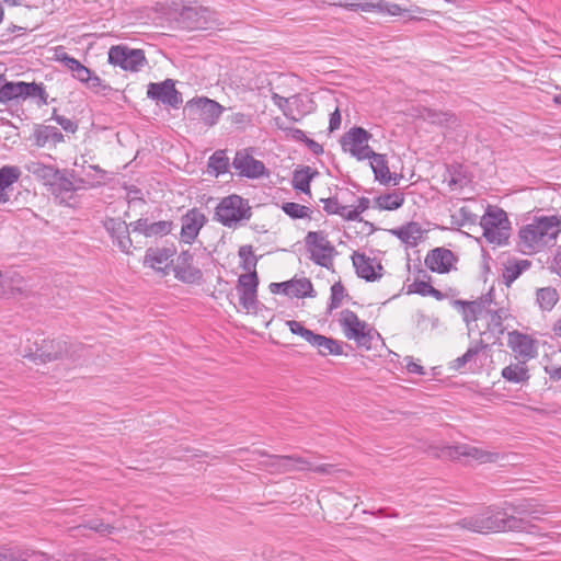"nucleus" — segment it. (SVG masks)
<instances>
[{"label":"nucleus","instance_id":"obj_3","mask_svg":"<svg viewBox=\"0 0 561 561\" xmlns=\"http://www.w3.org/2000/svg\"><path fill=\"white\" fill-rule=\"evenodd\" d=\"M479 224L483 238L490 244L502 245L506 243L510 237L511 222L502 208L488 206Z\"/></svg>","mask_w":561,"mask_h":561},{"label":"nucleus","instance_id":"obj_20","mask_svg":"<svg viewBox=\"0 0 561 561\" xmlns=\"http://www.w3.org/2000/svg\"><path fill=\"white\" fill-rule=\"evenodd\" d=\"M455 262V254L445 248H436L432 250L425 257V265L432 272L439 274L449 272Z\"/></svg>","mask_w":561,"mask_h":561},{"label":"nucleus","instance_id":"obj_19","mask_svg":"<svg viewBox=\"0 0 561 561\" xmlns=\"http://www.w3.org/2000/svg\"><path fill=\"white\" fill-rule=\"evenodd\" d=\"M205 215L197 208L190 209L182 216L181 239L185 243H192L206 224Z\"/></svg>","mask_w":561,"mask_h":561},{"label":"nucleus","instance_id":"obj_15","mask_svg":"<svg viewBox=\"0 0 561 561\" xmlns=\"http://www.w3.org/2000/svg\"><path fill=\"white\" fill-rule=\"evenodd\" d=\"M263 456H266V460L262 462L271 472L276 473H286L296 470H305L308 466V459L296 456V455H267L262 453Z\"/></svg>","mask_w":561,"mask_h":561},{"label":"nucleus","instance_id":"obj_27","mask_svg":"<svg viewBox=\"0 0 561 561\" xmlns=\"http://www.w3.org/2000/svg\"><path fill=\"white\" fill-rule=\"evenodd\" d=\"M27 171L33 174V176L41 181L45 186H50L51 183L56 180L57 174H59V169L54 165H47L39 161H32L26 165Z\"/></svg>","mask_w":561,"mask_h":561},{"label":"nucleus","instance_id":"obj_1","mask_svg":"<svg viewBox=\"0 0 561 561\" xmlns=\"http://www.w3.org/2000/svg\"><path fill=\"white\" fill-rule=\"evenodd\" d=\"M561 233V216H535L531 222L518 230L517 248L526 255L543 251L553 245Z\"/></svg>","mask_w":561,"mask_h":561},{"label":"nucleus","instance_id":"obj_58","mask_svg":"<svg viewBox=\"0 0 561 561\" xmlns=\"http://www.w3.org/2000/svg\"><path fill=\"white\" fill-rule=\"evenodd\" d=\"M149 220L147 218H140L134 222L130 224L134 232H139L146 237H148L149 227H150Z\"/></svg>","mask_w":561,"mask_h":561},{"label":"nucleus","instance_id":"obj_51","mask_svg":"<svg viewBox=\"0 0 561 561\" xmlns=\"http://www.w3.org/2000/svg\"><path fill=\"white\" fill-rule=\"evenodd\" d=\"M373 7L374 11L387 13L389 15H400L402 12V9L399 4L386 0H378L377 2H373Z\"/></svg>","mask_w":561,"mask_h":561},{"label":"nucleus","instance_id":"obj_14","mask_svg":"<svg viewBox=\"0 0 561 561\" xmlns=\"http://www.w3.org/2000/svg\"><path fill=\"white\" fill-rule=\"evenodd\" d=\"M147 96L173 108H178L183 102L182 94L175 89L172 79L159 83H149Z\"/></svg>","mask_w":561,"mask_h":561},{"label":"nucleus","instance_id":"obj_60","mask_svg":"<svg viewBox=\"0 0 561 561\" xmlns=\"http://www.w3.org/2000/svg\"><path fill=\"white\" fill-rule=\"evenodd\" d=\"M251 122H252L251 116L248 114L241 113V112L234 113L231 116V123L237 126L250 125Z\"/></svg>","mask_w":561,"mask_h":561},{"label":"nucleus","instance_id":"obj_26","mask_svg":"<svg viewBox=\"0 0 561 561\" xmlns=\"http://www.w3.org/2000/svg\"><path fill=\"white\" fill-rule=\"evenodd\" d=\"M310 345L316 347L321 356L343 354V343L341 341L318 333H316Z\"/></svg>","mask_w":561,"mask_h":561},{"label":"nucleus","instance_id":"obj_5","mask_svg":"<svg viewBox=\"0 0 561 561\" xmlns=\"http://www.w3.org/2000/svg\"><path fill=\"white\" fill-rule=\"evenodd\" d=\"M339 323L347 340H354L358 346L367 350L371 347L376 331L367 322L360 320L354 311L350 309L342 310L339 316Z\"/></svg>","mask_w":561,"mask_h":561},{"label":"nucleus","instance_id":"obj_59","mask_svg":"<svg viewBox=\"0 0 561 561\" xmlns=\"http://www.w3.org/2000/svg\"><path fill=\"white\" fill-rule=\"evenodd\" d=\"M404 362H405V369L408 370V373L415 374V375H424L425 374L423 366L421 364L416 363L413 359V357L407 356L404 358Z\"/></svg>","mask_w":561,"mask_h":561},{"label":"nucleus","instance_id":"obj_25","mask_svg":"<svg viewBox=\"0 0 561 561\" xmlns=\"http://www.w3.org/2000/svg\"><path fill=\"white\" fill-rule=\"evenodd\" d=\"M20 176L21 170L15 165H4L0 169V204L10 201L9 190Z\"/></svg>","mask_w":561,"mask_h":561},{"label":"nucleus","instance_id":"obj_11","mask_svg":"<svg viewBox=\"0 0 561 561\" xmlns=\"http://www.w3.org/2000/svg\"><path fill=\"white\" fill-rule=\"evenodd\" d=\"M175 254L174 247L148 248L144 256V266L152 268L161 276H167L173 265Z\"/></svg>","mask_w":561,"mask_h":561},{"label":"nucleus","instance_id":"obj_28","mask_svg":"<svg viewBox=\"0 0 561 561\" xmlns=\"http://www.w3.org/2000/svg\"><path fill=\"white\" fill-rule=\"evenodd\" d=\"M181 15L188 23L190 27L207 28L210 11L204 7H190L185 8Z\"/></svg>","mask_w":561,"mask_h":561},{"label":"nucleus","instance_id":"obj_34","mask_svg":"<svg viewBox=\"0 0 561 561\" xmlns=\"http://www.w3.org/2000/svg\"><path fill=\"white\" fill-rule=\"evenodd\" d=\"M37 355L43 363L56 360L67 355V343L62 341H50L41 350Z\"/></svg>","mask_w":561,"mask_h":561},{"label":"nucleus","instance_id":"obj_42","mask_svg":"<svg viewBox=\"0 0 561 561\" xmlns=\"http://www.w3.org/2000/svg\"><path fill=\"white\" fill-rule=\"evenodd\" d=\"M484 304H485V301H483V300L466 302L465 304V306H466L465 320L467 322H470V321H477L478 319L483 318L484 312H485Z\"/></svg>","mask_w":561,"mask_h":561},{"label":"nucleus","instance_id":"obj_55","mask_svg":"<svg viewBox=\"0 0 561 561\" xmlns=\"http://www.w3.org/2000/svg\"><path fill=\"white\" fill-rule=\"evenodd\" d=\"M490 316V322L494 328L501 329L502 321L506 317V311L504 309L491 310L485 308L484 317Z\"/></svg>","mask_w":561,"mask_h":561},{"label":"nucleus","instance_id":"obj_36","mask_svg":"<svg viewBox=\"0 0 561 561\" xmlns=\"http://www.w3.org/2000/svg\"><path fill=\"white\" fill-rule=\"evenodd\" d=\"M49 190L56 196H64V194L72 193L77 190L73 181L70 179L66 170H60L56 180L49 186Z\"/></svg>","mask_w":561,"mask_h":561},{"label":"nucleus","instance_id":"obj_38","mask_svg":"<svg viewBox=\"0 0 561 561\" xmlns=\"http://www.w3.org/2000/svg\"><path fill=\"white\" fill-rule=\"evenodd\" d=\"M208 169L216 176L228 172L229 158L224 150H217L209 157Z\"/></svg>","mask_w":561,"mask_h":561},{"label":"nucleus","instance_id":"obj_33","mask_svg":"<svg viewBox=\"0 0 561 561\" xmlns=\"http://www.w3.org/2000/svg\"><path fill=\"white\" fill-rule=\"evenodd\" d=\"M404 194L399 191H392L377 196L374 199L375 206L382 210H396L404 203Z\"/></svg>","mask_w":561,"mask_h":561},{"label":"nucleus","instance_id":"obj_61","mask_svg":"<svg viewBox=\"0 0 561 561\" xmlns=\"http://www.w3.org/2000/svg\"><path fill=\"white\" fill-rule=\"evenodd\" d=\"M64 64L65 66L72 71V73L75 75V71L77 69H79V67L82 65L78 59L73 58V57H70L69 55L67 54H64L60 58H59Z\"/></svg>","mask_w":561,"mask_h":561},{"label":"nucleus","instance_id":"obj_39","mask_svg":"<svg viewBox=\"0 0 561 561\" xmlns=\"http://www.w3.org/2000/svg\"><path fill=\"white\" fill-rule=\"evenodd\" d=\"M15 99H24L23 96V81L5 82L0 87V103L7 104Z\"/></svg>","mask_w":561,"mask_h":561},{"label":"nucleus","instance_id":"obj_16","mask_svg":"<svg viewBox=\"0 0 561 561\" xmlns=\"http://www.w3.org/2000/svg\"><path fill=\"white\" fill-rule=\"evenodd\" d=\"M507 345L524 362L535 358L538 354L536 341L518 331L508 333Z\"/></svg>","mask_w":561,"mask_h":561},{"label":"nucleus","instance_id":"obj_45","mask_svg":"<svg viewBox=\"0 0 561 561\" xmlns=\"http://www.w3.org/2000/svg\"><path fill=\"white\" fill-rule=\"evenodd\" d=\"M323 209L330 215H339L346 220L348 206L341 205L337 197H329L322 199Z\"/></svg>","mask_w":561,"mask_h":561},{"label":"nucleus","instance_id":"obj_44","mask_svg":"<svg viewBox=\"0 0 561 561\" xmlns=\"http://www.w3.org/2000/svg\"><path fill=\"white\" fill-rule=\"evenodd\" d=\"M421 117L432 124L443 125L448 123L453 115L446 112L436 111L433 108L424 107L421 112Z\"/></svg>","mask_w":561,"mask_h":561},{"label":"nucleus","instance_id":"obj_64","mask_svg":"<svg viewBox=\"0 0 561 561\" xmlns=\"http://www.w3.org/2000/svg\"><path fill=\"white\" fill-rule=\"evenodd\" d=\"M0 561H27V559L22 553L7 551L0 552Z\"/></svg>","mask_w":561,"mask_h":561},{"label":"nucleus","instance_id":"obj_35","mask_svg":"<svg viewBox=\"0 0 561 561\" xmlns=\"http://www.w3.org/2000/svg\"><path fill=\"white\" fill-rule=\"evenodd\" d=\"M559 300V294L553 287H542L536 291V302L542 311H551Z\"/></svg>","mask_w":561,"mask_h":561},{"label":"nucleus","instance_id":"obj_46","mask_svg":"<svg viewBox=\"0 0 561 561\" xmlns=\"http://www.w3.org/2000/svg\"><path fill=\"white\" fill-rule=\"evenodd\" d=\"M346 296L345 288L342 285L341 282L334 283L331 286V296H330V304H329V310L332 311L333 309H337Z\"/></svg>","mask_w":561,"mask_h":561},{"label":"nucleus","instance_id":"obj_29","mask_svg":"<svg viewBox=\"0 0 561 561\" xmlns=\"http://www.w3.org/2000/svg\"><path fill=\"white\" fill-rule=\"evenodd\" d=\"M531 262L528 260H512L504 264L502 278L503 283L510 287L525 271L530 268Z\"/></svg>","mask_w":561,"mask_h":561},{"label":"nucleus","instance_id":"obj_4","mask_svg":"<svg viewBox=\"0 0 561 561\" xmlns=\"http://www.w3.org/2000/svg\"><path fill=\"white\" fill-rule=\"evenodd\" d=\"M251 216L249 202L237 194L224 197L215 209V219L228 228H236Z\"/></svg>","mask_w":561,"mask_h":561},{"label":"nucleus","instance_id":"obj_2","mask_svg":"<svg viewBox=\"0 0 561 561\" xmlns=\"http://www.w3.org/2000/svg\"><path fill=\"white\" fill-rule=\"evenodd\" d=\"M461 528L474 533L526 531L534 534L535 526L529 520L508 515L504 511L488 510L481 514L460 519Z\"/></svg>","mask_w":561,"mask_h":561},{"label":"nucleus","instance_id":"obj_57","mask_svg":"<svg viewBox=\"0 0 561 561\" xmlns=\"http://www.w3.org/2000/svg\"><path fill=\"white\" fill-rule=\"evenodd\" d=\"M84 527L100 534H111L114 529L113 526L98 519L88 522Z\"/></svg>","mask_w":561,"mask_h":561},{"label":"nucleus","instance_id":"obj_47","mask_svg":"<svg viewBox=\"0 0 561 561\" xmlns=\"http://www.w3.org/2000/svg\"><path fill=\"white\" fill-rule=\"evenodd\" d=\"M339 5L351 11L373 12V2L368 0H344Z\"/></svg>","mask_w":561,"mask_h":561},{"label":"nucleus","instance_id":"obj_41","mask_svg":"<svg viewBox=\"0 0 561 561\" xmlns=\"http://www.w3.org/2000/svg\"><path fill=\"white\" fill-rule=\"evenodd\" d=\"M239 257L241 259V267L248 273L255 271L257 259L253 253L252 245H242L239 249Z\"/></svg>","mask_w":561,"mask_h":561},{"label":"nucleus","instance_id":"obj_62","mask_svg":"<svg viewBox=\"0 0 561 561\" xmlns=\"http://www.w3.org/2000/svg\"><path fill=\"white\" fill-rule=\"evenodd\" d=\"M92 75L93 71H91L85 66L81 65L79 69L75 71L73 77L78 79L80 82L85 83Z\"/></svg>","mask_w":561,"mask_h":561},{"label":"nucleus","instance_id":"obj_37","mask_svg":"<svg viewBox=\"0 0 561 561\" xmlns=\"http://www.w3.org/2000/svg\"><path fill=\"white\" fill-rule=\"evenodd\" d=\"M271 98L273 103L283 112L286 117L297 121V118L294 116L291 104H297L300 102L301 95L295 94L289 98H284L276 92H272Z\"/></svg>","mask_w":561,"mask_h":561},{"label":"nucleus","instance_id":"obj_49","mask_svg":"<svg viewBox=\"0 0 561 561\" xmlns=\"http://www.w3.org/2000/svg\"><path fill=\"white\" fill-rule=\"evenodd\" d=\"M3 278L8 279L5 284L7 295L22 293L24 290L25 282L20 274L12 273V275H5Z\"/></svg>","mask_w":561,"mask_h":561},{"label":"nucleus","instance_id":"obj_21","mask_svg":"<svg viewBox=\"0 0 561 561\" xmlns=\"http://www.w3.org/2000/svg\"><path fill=\"white\" fill-rule=\"evenodd\" d=\"M353 265L356 270V274L366 279L367 282H374L381 277L379 273L382 270L380 263H377L375 259H371L365 254L355 252L352 255Z\"/></svg>","mask_w":561,"mask_h":561},{"label":"nucleus","instance_id":"obj_10","mask_svg":"<svg viewBox=\"0 0 561 561\" xmlns=\"http://www.w3.org/2000/svg\"><path fill=\"white\" fill-rule=\"evenodd\" d=\"M232 167L242 178L259 179L267 174L264 163L256 160L249 148L236 152Z\"/></svg>","mask_w":561,"mask_h":561},{"label":"nucleus","instance_id":"obj_18","mask_svg":"<svg viewBox=\"0 0 561 561\" xmlns=\"http://www.w3.org/2000/svg\"><path fill=\"white\" fill-rule=\"evenodd\" d=\"M104 228L110 233L113 243L124 253H130L133 241L129 237L128 225L119 218H107Z\"/></svg>","mask_w":561,"mask_h":561},{"label":"nucleus","instance_id":"obj_8","mask_svg":"<svg viewBox=\"0 0 561 561\" xmlns=\"http://www.w3.org/2000/svg\"><path fill=\"white\" fill-rule=\"evenodd\" d=\"M373 135L363 127H352L341 138V147L344 152L350 153L358 161H363L374 154V150L369 147V140Z\"/></svg>","mask_w":561,"mask_h":561},{"label":"nucleus","instance_id":"obj_40","mask_svg":"<svg viewBox=\"0 0 561 561\" xmlns=\"http://www.w3.org/2000/svg\"><path fill=\"white\" fill-rule=\"evenodd\" d=\"M23 96L26 98H37L39 100V104H47L48 94L44 88L43 83L36 82H23Z\"/></svg>","mask_w":561,"mask_h":561},{"label":"nucleus","instance_id":"obj_24","mask_svg":"<svg viewBox=\"0 0 561 561\" xmlns=\"http://www.w3.org/2000/svg\"><path fill=\"white\" fill-rule=\"evenodd\" d=\"M391 233L409 247H416L423 238L424 231L419 222L411 221L392 229Z\"/></svg>","mask_w":561,"mask_h":561},{"label":"nucleus","instance_id":"obj_54","mask_svg":"<svg viewBox=\"0 0 561 561\" xmlns=\"http://www.w3.org/2000/svg\"><path fill=\"white\" fill-rule=\"evenodd\" d=\"M432 285L424 280H415L408 287V294L428 296Z\"/></svg>","mask_w":561,"mask_h":561},{"label":"nucleus","instance_id":"obj_31","mask_svg":"<svg viewBox=\"0 0 561 561\" xmlns=\"http://www.w3.org/2000/svg\"><path fill=\"white\" fill-rule=\"evenodd\" d=\"M526 363L527 362L519 360L504 367L501 373L502 377L513 383L526 382L530 378Z\"/></svg>","mask_w":561,"mask_h":561},{"label":"nucleus","instance_id":"obj_48","mask_svg":"<svg viewBox=\"0 0 561 561\" xmlns=\"http://www.w3.org/2000/svg\"><path fill=\"white\" fill-rule=\"evenodd\" d=\"M173 224L170 220H159L151 222L149 227L148 237H163L172 231Z\"/></svg>","mask_w":561,"mask_h":561},{"label":"nucleus","instance_id":"obj_17","mask_svg":"<svg viewBox=\"0 0 561 561\" xmlns=\"http://www.w3.org/2000/svg\"><path fill=\"white\" fill-rule=\"evenodd\" d=\"M190 110H196L199 119L207 126H214L219 121L224 107L216 101L201 98L187 103Z\"/></svg>","mask_w":561,"mask_h":561},{"label":"nucleus","instance_id":"obj_56","mask_svg":"<svg viewBox=\"0 0 561 561\" xmlns=\"http://www.w3.org/2000/svg\"><path fill=\"white\" fill-rule=\"evenodd\" d=\"M308 467L305 468V470L313 471L320 474H332L336 471V468L334 465L330 463H321V465H314L310 460H308Z\"/></svg>","mask_w":561,"mask_h":561},{"label":"nucleus","instance_id":"obj_50","mask_svg":"<svg viewBox=\"0 0 561 561\" xmlns=\"http://www.w3.org/2000/svg\"><path fill=\"white\" fill-rule=\"evenodd\" d=\"M287 327L293 334L300 335L309 344L314 339L316 333L305 328L300 322L295 320L287 321Z\"/></svg>","mask_w":561,"mask_h":561},{"label":"nucleus","instance_id":"obj_43","mask_svg":"<svg viewBox=\"0 0 561 561\" xmlns=\"http://www.w3.org/2000/svg\"><path fill=\"white\" fill-rule=\"evenodd\" d=\"M283 211L294 219L307 218L310 216V208L294 202L284 203L282 206Z\"/></svg>","mask_w":561,"mask_h":561},{"label":"nucleus","instance_id":"obj_32","mask_svg":"<svg viewBox=\"0 0 561 561\" xmlns=\"http://www.w3.org/2000/svg\"><path fill=\"white\" fill-rule=\"evenodd\" d=\"M318 174V171L310 167L295 170L293 174V187L302 193H310V182Z\"/></svg>","mask_w":561,"mask_h":561},{"label":"nucleus","instance_id":"obj_9","mask_svg":"<svg viewBox=\"0 0 561 561\" xmlns=\"http://www.w3.org/2000/svg\"><path fill=\"white\" fill-rule=\"evenodd\" d=\"M174 277L184 284L196 285L203 280V272L194 265V254L190 250L182 251L172 265Z\"/></svg>","mask_w":561,"mask_h":561},{"label":"nucleus","instance_id":"obj_52","mask_svg":"<svg viewBox=\"0 0 561 561\" xmlns=\"http://www.w3.org/2000/svg\"><path fill=\"white\" fill-rule=\"evenodd\" d=\"M370 201L367 197H359L357 201V205L354 208L348 206L346 220H357L359 215L369 208Z\"/></svg>","mask_w":561,"mask_h":561},{"label":"nucleus","instance_id":"obj_6","mask_svg":"<svg viewBox=\"0 0 561 561\" xmlns=\"http://www.w3.org/2000/svg\"><path fill=\"white\" fill-rule=\"evenodd\" d=\"M305 245L314 264L333 271V259L337 252L323 231H309Z\"/></svg>","mask_w":561,"mask_h":561},{"label":"nucleus","instance_id":"obj_13","mask_svg":"<svg viewBox=\"0 0 561 561\" xmlns=\"http://www.w3.org/2000/svg\"><path fill=\"white\" fill-rule=\"evenodd\" d=\"M445 454L451 459L467 458L479 463H491L500 459L499 453L485 450L469 444H459L448 447Z\"/></svg>","mask_w":561,"mask_h":561},{"label":"nucleus","instance_id":"obj_22","mask_svg":"<svg viewBox=\"0 0 561 561\" xmlns=\"http://www.w3.org/2000/svg\"><path fill=\"white\" fill-rule=\"evenodd\" d=\"M368 159L370 160V167L377 181L381 184H392L393 186L399 185L402 175L396 173L392 174L390 172L385 154L374 151V154Z\"/></svg>","mask_w":561,"mask_h":561},{"label":"nucleus","instance_id":"obj_7","mask_svg":"<svg viewBox=\"0 0 561 561\" xmlns=\"http://www.w3.org/2000/svg\"><path fill=\"white\" fill-rule=\"evenodd\" d=\"M108 62L125 71L138 72L147 65L145 51L119 44L108 50Z\"/></svg>","mask_w":561,"mask_h":561},{"label":"nucleus","instance_id":"obj_23","mask_svg":"<svg viewBox=\"0 0 561 561\" xmlns=\"http://www.w3.org/2000/svg\"><path fill=\"white\" fill-rule=\"evenodd\" d=\"M32 138L37 147L56 146L64 141L62 133L50 125H36Z\"/></svg>","mask_w":561,"mask_h":561},{"label":"nucleus","instance_id":"obj_12","mask_svg":"<svg viewBox=\"0 0 561 561\" xmlns=\"http://www.w3.org/2000/svg\"><path fill=\"white\" fill-rule=\"evenodd\" d=\"M257 286L259 277L255 271L241 274L238 278L239 302L247 311H253L257 307Z\"/></svg>","mask_w":561,"mask_h":561},{"label":"nucleus","instance_id":"obj_63","mask_svg":"<svg viewBox=\"0 0 561 561\" xmlns=\"http://www.w3.org/2000/svg\"><path fill=\"white\" fill-rule=\"evenodd\" d=\"M551 270L553 273L561 277V245L556 250V254L552 260Z\"/></svg>","mask_w":561,"mask_h":561},{"label":"nucleus","instance_id":"obj_30","mask_svg":"<svg viewBox=\"0 0 561 561\" xmlns=\"http://www.w3.org/2000/svg\"><path fill=\"white\" fill-rule=\"evenodd\" d=\"M286 296L295 298L314 297L313 285L309 278H294L287 280Z\"/></svg>","mask_w":561,"mask_h":561},{"label":"nucleus","instance_id":"obj_53","mask_svg":"<svg viewBox=\"0 0 561 561\" xmlns=\"http://www.w3.org/2000/svg\"><path fill=\"white\" fill-rule=\"evenodd\" d=\"M84 84L94 93H101L103 95L111 90V87L104 83V81L94 72Z\"/></svg>","mask_w":561,"mask_h":561}]
</instances>
